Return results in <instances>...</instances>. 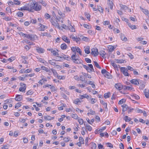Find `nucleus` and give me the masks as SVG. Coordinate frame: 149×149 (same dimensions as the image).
I'll use <instances>...</instances> for the list:
<instances>
[{"label": "nucleus", "instance_id": "f257e3e1", "mask_svg": "<svg viewBox=\"0 0 149 149\" xmlns=\"http://www.w3.org/2000/svg\"><path fill=\"white\" fill-rule=\"evenodd\" d=\"M38 3L34 1L33 3H31V4L30 5L31 12L33 10L36 11H39L41 10V6L39 5Z\"/></svg>", "mask_w": 149, "mask_h": 149}, {"label": "nucleus", "instance_id": "f03ea898", "mask_svg": "<svg viewBox=\"0 0 149 149\" xmlns=\"http://www.w3.org/2000/svg\"><path fill=\"white\" fill-rule=\"evenodd\" d=\"M120 70L125 76H129L127 68L125 67H121L120 68Z\"/></svg>", "mask_w": 149, "mask_h": 149}, {"label": "nucleus", "instance_id": "7ed1b4c3", "mask_svg": "<svg viewBox=\"0 0 149 149\" xmlns=\"http://www.w3.org/2000/svg\"><path fill=\"white\" fill-rule=\"evenodd\" d=\"M19 10L23 11L24 10H28L29 12H31V9L30 8V6L29 5H25L24 6L18 9Z\"/></svg>", "mask_w": 149, "mask_h": 149}, {"label": "nucleus", "instance_id": "20e7f679", "mask_svg": "<svg viewBox=\"0 0 149 149\" xmlns=\"http://www.w3.org/2000/svg\"><path fill=\"white\" fill-rule=\"evenodd\" d=\"M36 36V35L33 34H27V35H26V38L30 39L31 40H35Z\"/></svg>", "mask_w": 149, "mask_h": 149}, {"label": "nucleus", "instance_id": "39448f33", "mask_svg": "<svg viewBox=\"0 0 149 149\" xmlns=\"http://www.w3.org/2000/svg\"><path fill=\"white\" fill-rule=\"evenodd\" d=\"M91 50V54L95 56H96L99 53L97 49L93 48Z\"/></svg>", "mask_w": 149, "mask_h": 149}, {"label": "nucleus", "instance_id": "423d86ee", "mask_svg": "<svg viewBox=\"0 0 149 149\" xmlns=\"http://www.w3.org/2000/svg\"><path fill=\"white\" fill-rule=\"evenodd\" d=\"M139 79H132L130 81V82L132 84L138 86L139 85Z\"/></svg>", "mask_w": 149, "mask_h": 149}, {"label": "nucleus", "instance_id": "0eeeda50", "mask_svg": "<svg viewBox=\"0 0 149 149\" xmlns=\"http://www.w3.org/2000/svg\"><path fill=\"white\" fill-rule=\"evenodd\" d=\"M20 86H21V87L19 88V91L21 92H25L26 89V84L22 83H21Z\"/></svg>", "mask_w": 149, "mask_h": 149}, {"label": "nucleus", "instance_id": "6e6552de", "mask_svg": "<svg viewBox=\"0 0 149 149\" xmlns=\"http://www.w3.org/2000/svg\"><path fill=\"white\" fill-rule=\"evenodd\" d=\"M79 39L85 41H89V39L82 35H79Z\"/></svg>", "mask_w": 149, "mask_h": 149}, {"label": "nucleus", "instance_id": "1a4fd4ad", "mask_svg": "<svg viewBox=\"0 0 149 149\" xmlns=\"http://www.w3.org/2000/svg\"><path fill=\"white\" fill-rule=\"evenodd\" d=\"M51 22L53 26H54L55 27L58 28L60 29H61V27L59 26V24L58 23L56 22H55L52 20H51Z\"/></svg>", "mask_w": 149, "mask_h": 149}, {"label": "nucleus", "instance_id": "9d476101", "mask_svg": "<svg viewBox=\"0 0 149 149\" xmlns=\"http://www.w3.org/2000/svg\"><path fill=\"white\" fill-rule=\"evenodd\" d=\"M62 38L65 42L68 44L70 43V40L65 36H62Z\"/></svg>", "mask_w": 149, "mask_h": 149}, {"label": "nucleus", "instance_id": "9b49d317", "mask_svg": "<svg viewBox=\"0 0 149 149\" xmlns=\"http://www.w3.org/2000/svg\"><path fill=\"white\" fill-rule=\"evenodd\" d=\"M115 87L118 90H120L123 88L122 85L120 83H117L115 84Z\"/></svg>", "mask_w": 149, "mask_h": 149}, {"label": "nucleus", "instance_id": "f8f14e48", "mask_svg": "<svg viewBox=\"0 0 149 149\" xmlns=\"http://www.w3.org/2000/svg\"><path fill=\"white\" fill-rule=\"evenodd\" d=\"M36 50L37 52L39 53H43L45 52V49L43 48H40L39 47H37L36 49Z\"/></svg>", "mask_w": 149, "mask_h": 149}, {"label": "nucleus", "instance_id": "ddd939ff", "mask_svg": "<svg viewBox=\"0 0 149 149\" xmlns=\"http://www.w3.org/2000/svg\"><path fill=\"white\" fill-rule=\"evenodd\" d=\"M22 96L21 95H17L15 98V100L17 101H20L22 100Z\"/></svg>", "mask_w": 149, "mask_h": 149}, {"label": "nucleus", "instance_id": "4468645a", "mask_svg": "<svg viewBox=\"0 0 149 149\" xmlns=\"http://www.w3.org/2000/svg\"><path fill=\"white\" fill-rule=\"evenodd\" d=\"M121 107H123L122 111L123 112L125 111L128 109V106L126 104H124L121 105Z\"/></svg>", "mask_w": 149, "mask_h": 149}, {"label": "nucleus", "instance_id": "2eb2a0df", "mask_svg": "<svg viewBox=\"0 0 149 149\" xmlns=\"http://www.w3.org/2000/svg\"><path fill=\"white\" fill-rule=\"evenodd\" d=\"M120 35V38L123 41L126 42L127 40V38L125 36L124 34L121 33Z\"/></svg>", "mask_w": 149, "mask_h": 149}, {"label": "nucleus", "instance_id": "dca6fc26", "mask_svg": "<svg viewBox=\"0 0 149 149\" xmlns=\"http://www.w3.org/2000/svg\"><path fill=\"white\" fill-rule=\"evenodd\" d=\"M106 54L105 52L103 50L100 51L99 52L100 55L102 56L104 58H106V57L105 56Z\"/></svg>", "mask_w": 149, "mask_h": 149}, {"label": "nucleus", "instance_id": "f3484780", "mask_svg": "<svg viewBox=\"0 0 149 149\" xmlns=\"http://www.w3.org/2000/svg\"><path fill=\"white\" fill-rule=\"evenodd\" d=\"M83 66L84 68L85 69H86L88 71V72H92V70L91 69H90L89 67L87 66L83 65Z\"/></svg>", "mask_w": 149, "mask_h": 149}, {"label": "nucleus", "instance_id": "a211bd4d", "mask_svg": "<svg viewBox=\"0 0 149 149\" xmlns=\"http://www.w3.org/2000/svg\"><path fill=\"white\" fill-rule=\"evenodd\" d=\"M85 52L86 54H89L90 53V47L89 46H86L85 49Z\"/></svg>", "mask_w": 149, "mask_h": 149}, {"label": "nucleus", "instance_id": "6ab92c4d", "mask_svg": "<svg viewBox=\"0 0 149 149\" xmlns=\"http://www.w3.org/2000/svg\"><path fill=\"white\" fill-rule=\"evenodd\" d=\"M56 61L55 59H53L52 60H49L48 61L49 63L51 65H54L56 64L55 61Z\"/></svg>", "mask_w": 149, "mask_h": 149}, {"label": "nucleus", "instance_id": "aec40b11", "mask_svg": "<svg viewBox=\"0 0 149 149\" xmlns=\"http://www.w3.org/2000/svg\"><path fill=\"white\" fill-rule=\"evenodd\" d=\"M120 7H121V9L124 10H126L128 8L126 5L122 4L120 5Z\"/></svg>", "mask_w": 149, "mask_h": 149}, {"label": "nucleus", "instance_id": "412c9836", "mask_svg": "<svg viewBox=\"0 0 149 149\" xmlns=\"http://www.w3.org/2000/svg\"><path fill=\"white\" fill-rule=\"evenodd\" d=\"M109 6L110 7V8L111 10L113 9V4L111 1H110L109 0V1L108 2Z\"/></svg>", "mask_w": 149, "mask_h": 149}, {"label": "nucleus", "instance_id": "4be33fe9", "mask_svg": "<svg viewBox=\"0 0 149 149\" xmlns=\"http://www.w3.org/2000/svg\"><path fill=\"white\" fill-rule=\"evenodd\" d=\"M123 88L124 90H131L133 89V88L132 87L128 86H124L123 87Z\"/></svg>", "mask_w": 149, "mask_h": 149}, {"label": "nucleus", "instance_id": "5701e85b", "mask_svg": "<svg viewBox=\"0 0 149 149\" xmlns=\"http://www.w3.org/2000/svg\"><path fill=\"white\" fill-rule=\"evenodd\" d=\"M67 46L65 43L62 44L61 45V47L62 50H65L66 49Z\"/></svg>", "mask_w": 149, "mask_h": 149}, {"label": "nucleus", "instance_id": "b1692460", "mask_svg": "<svg viewBox=\"0 0 149 149\" xmlns=\"http://www.w3.org/2000/svg\"><path fill=\"white\" fill-rule=\"evenodd\" d=\"M124 120L126 122H129L131 120V119L127 116H125L124 118Z\"/></svg>", "mask_w": 149, "mask_h": 149}, {"label": "nucleus", "instance_id": "393cba45", "mask_svg": "<svg viewBox=\"0 0 149 149\" xmlns=\"http://www.w3.org/2000/svg\"><path fill=\"white\" fill-rule=\"evenodd\" d=\"M88 97H89L88 95L86 94H84V95H80V98L81 99H83L84 98H88Z\"/></svg>", "mask_w": 149, "mask_h": 149}, {"label": "nucleus", "instance_id": "a878e982", "mask_svg": "<svg viewBox=\"0 0 149 149\" xmlns=\"http://www.w3.org/2000/svg\"><path fill=\"white\" fill-rule=\"evenodd\" d=\"M116 63H123L124 61H125V60H124L123 59H116ZM126 62V61H125V62Z\"/></svg>", "mask_w": 149, "mask_h": 149}, {"label": "nucleus", "instance_id": "bb28decb", "mask_svg": "<svg viewBox=\"0 0 149 149\" xmlns=\"http://www.w3.org/2000/svg\"><path fill=\"white\" fill-rule=\"evenodd\" d=\"M41 68L43 70L46 71L47 72H50V71L49 69L46 67L44 66H42L41 67Z\"/></svg>", "mask_w": 149, "mask_h": 149}, {"label": "nucleus", "instance_id": "cd10ccee", "mask_svg": "<svg viewBox=\"0 0 149 149\" xmlns=\"http://www.w3.org/2000/svg\"><path fill=\"white\" fill-rule=\"evenodd\" d=\"M97 10H98L101 13H103V9L100 6H97Z\"/></svg>", "mask_w": 149, "mask_h": 149}, {"label": "nucleus", "instance_id": "c85d7f7f", "mask_svg": "<svg viewBox=\"0 0 149 149\" xmlns=\"http://www.w3.org/2000/svg\"><path fill=\"white\" fill-rule=\"evenodd\" d=\"M17 15L18 16V17H22L23 16V13L20 11L18 12L17 14Z\"/></svg>", "mask_w": 149, "mask_h": 149}, {"label": "nucleus", "instance_id": "c756f323", "mask_svg": "<svg viewBox=\"0 0 149 149\" xmlns=\"http://www.w3.org/2000/svg\"><path fill=\"white\" fill-rule=\"evenodd\" d=\"M81 60H80L78 59H74V61L73 62L74 63H76V64H80L81 63Z\"/></svg>", "mask_w": 149, "mask_h": 149}, {"label": "nucleus", "instance_id": "7c9ffc66", "mask_svg": "<svg viewBox=\"0 0 149 149\" xmlns=\"http://www.w3.org/2000/svg\"><path fill=\"white\" fill-rule=\"evenodd\" d=\"M108 48L109 49V52H112L114 50V48L113 47V46L111 45L109 46L108 47Z\"/></svg>", "mask_w": 149, "mask_h": 149}, {"label": "nucleus", "instance_id": "2f4dec72", "mask_svg": "<svg viewBox=\"0 0 149 149\" xmlns=\"http://www.w3.org/2000/svg\"><path fill=\"white\" fill-rule=\"evenodd\" d=\"M86 129L89 131H91L92 130V127L89 125H87L86 124Z\"/></svg>", "mask_w": 149, "mask_h": 149}, {"label": "nucleus", "instance_id": "473e14b6", "mask_svg": "<svg viewBox=\"0 0 149 149\" xmlns=\"http://www.w3.org/2000/svg\"><path fill=\"white\" fill-rule=\"evenodd\" d=\"M86 120L87 122L91 125L92 124L93 122H94L95 121L94 119H92L91 120V122H90V120L88 118L86 119Z\"/></svg>", "mask_w": 149, "mask_h": 149}, {"label": "nucleus", "instance_id": "72a5a7b5", "mask_svg": "<svg viewBox=\"0 0 149 149\" xmlns=\"http://www.w3.org/2000/svg\"><path fill=\"white\" fill-rule=\"evenodd\" d=\"M69 30L72 32H74L75 29L72 26H70L69 27Z\"/></svg>", "mask_w": 149, "mask_h": 149}, {"label": "nucleus", "instance_id": "f704fd0d", "mask_svg": "<svg viewBox=\"0 0 149 149\" xmlns=\"http://www.w3.org/2000/svg\"><path fill=\"white\" fill-rule=\"evenodd\" d=\"M38 3H41L43 6H45L47 5V3L45 2V1H44L43 0H40V1L38 2Z\"/></svg>", "mask_w": 149, "mask_h": 149}, {"label": "nucleus", "instance_id": "c9c22d12", "mask_svg": "<svg viewBox=\"0 0 149 149\" xmlns=\"http://www.w3.org/2000/svg\"><path fill=\"white\" fill-rule=\"evenodd\" d=\"M77 47H72L71 48V50L75 54H76V50L77 49Z\"/></svg>", "mask_w": 149, "mask_h": 149}, {"label": "nucleus", "instance_id": "e433bc0d", "mask_svg": "<svg viewBox=\"0 0 149 149\" xmlns=\"http://www.w3.org/2000/svg\"><path fill=\"white\" fill-rule=\"evenodd\" d=\"M33 93V91L31 90H30L26 93V94L27 95H32Z\"/></svg>", "mask_w": 149, "mask_h": 149}, {"label": "nucleus", "instance_id": "4c0bfd02", "mask_svg": "<svg viewBox=\"0 0 149 149\" xmlns=\"http://www.w3.org/2000/svg\"><path fill=\"white\" fill-rule=\"evenodd\" d=\"M109 73L108 72V73L107 74V73H106L104 75L105 77L107 78L108 79H111V76L109 75Z\"/></svg>", "mask_w": 149, "mask_h": 149}, {"label": "nucleus", "instance_id": "58836bf2", "mask_svg": "<svg viewBox=\"0 0 149 149\" xmlns=\"http://www.w3.org/2000/svg\"><path fill=\"white\" fill-rule=\"evenodd\" d=\"M84 14L85 16L88 19H90L91 15L89 13L87 12H85Z\"/></svg>", "mask_w": 149, "mask_h": 149}, {"label": "nucleus", "instance_id": "ea45409f", "mask_svg": "<svg viewBox=\"0 0 149 149\" xmlns=\"http://www.w3.org/2000/svg\"><path fill=\"white\" fill-rule=\"evenodd\" d=\"M94 65L97 68L101 69L100 67L99 66L98 63H97V62L96 61H94Z\"/></svg>", "mask_w": 149, "mask_h": 149}, {"label": "nucleus", "instance_id": "a19ab883", "mask_svg": "<svg viewBox=\"0 0 149 149\" xmlns=\"http://www.w3.org/2000/svg\"><path fill=\"white\" fill-rule=\"evenodd\" d=\"M52 53H53V54L54 56H57V57H59V54L55 50H53Z\"/></svg>", "mask_w": 149, "mask_h": 149}, {"label": "nucleus", "instance_id": "79ce46f5", "mask_svg": "<svg viewBox=\"0 0 149 149\" xmlns=\"http://www.w3.org/2000/svg\"><path fill=\"white\" fill-rule=\"evenodd\" d=\"M44 117L46 120H51V117L49 116H44Z\"/></svg>", "mask_w": 149, "mask_h": 149}, {"label": "nucleus", "instance_id": "37998d69", "mask_svg": "<svg viewBox=\"0 0 149 149\" xmlns=\"http://www.w3.org/2000/svg\"><path fill=\"white\" fill-rule=\"evenodd\" d=\"M142 10L143 12L146 15H147L149 13V11L148 10L145 9H143V8L142 9Z\"/></svg>", "mask_w": 149, "mask_h": 149}, {"label": "nucleus", "instance_id": "c03bdc74", "mask_svg": "<svg viewBox=\"0 0 149 149\" xmlns=\"http://www.w3.org/2000/svg\"><path fill=\"white\" fill-rule=\"evenodd\" d=\"M77 52L79 53L80 55H81V51L80 49L78 47H77Z\"/></svg>", "mask_w": 149, "mask_h": 149}, {"label": "nucleus", "instance_id": "a18cd8bd", "mask_svg": "<svg viewBox=\"0 0 149 149\" xmlns=\"http://www.w3.org/2000/svg\"><path fill=\"white\" fill-rule=\"evenodd\" d=\"M81 102L80 101L79 99H77L76 100H74V103L75 104H77L78 102Z\"/></svg>", "mask_w": 149, "mask_h": 149}, {"label": "nucleus", "instance_id": "49530a36", "mask_svg": "<svg viewBox=\"0 0 149 149\" xmlns=\"http://www.w3.org/2000/svg\"><path fill=\"white\" fill-rule=\"evenodd\" d=\"M21 102H18L17 103L15 106V108H18L21 106Z\"/></svg>", "mask_w": 149, "mask_h": 149}, {"label": "nucleus", "instance_id": "de8ad7c7", "mask_svg": "<svg viewBox=\"0 0 149 149\" xmlns=\"http://www.w3.org/2000/svg\"><path fill=\"white\" fill-rule=\"evenodd\" d=\"M51 70L52 72L55 75H56V76L58 74V73L56 72L55 70H54V69L52 68L51 69Z\"/></svg>", "mask_w": 149, "mask_h": 149}, {"label": "nucleus", "instance_id": "09e8293b", "mask_svg": "<svg viewBox=\"0 0 149 149\" xmlns=\"http://www.w3.org/2000/svg\"><path fill=\"white\" fill-rule=\"evenodd\" d=\"M79 142H81L82 144H84V139L82 137H80L79 138Z\"/></svg>", "mask_w": 149, "mask_h": 149}, {"label": "nucleus", "instance_id": "8fccbe9b", "mask_svg": "<svg viewBox=\"0 0 149 149\" xmlns=\"http://www.w3.org/2000/svg\"><path fill=\"white\" fill-rule=\"evenodd\" d=\"M101 73L103 74L104 75L106 73L108 74V72L106 70L103 69L102 70Z\"/></svg>", "mask_w": 149, "mask_h": 149}, {"label": "nucleus", "instance_id": "3c124183", "mask_svg": "<svg viewBox=\"0 0 149 149\" xmlns=\"http://www.w3.org/2000/svg\"><path fill=\"white\" fill-rule=\"evenodd\" d=\"M14 1V4L15 5H19L20 4V2L18 0H13Z\"/></svg>", "mask_w": 149, "mask_h": 149}, {"label": "nucleus", "instance_id": "603ef678", "mask_svg": "<svg viewBox=\"0 0 149 149\" xmlns=\"http://www.w3.org/2000/svg\"><path fill=\"white\" fill-rule=\"evenodd\" d=\"M45 17L47 19H48L50 17V15L47 13H46L45 15Z\"/></svg>", "mask_w": 149, "mask_h": 149}, {"label": "nucleus", "instance_id": "864d4df0", "mask_svg": "<svg viewBox=\"0 0 149 149\" xmlns=\"http://www.w3.org/2000/svg\"><path fill=\"white\" fill-rule=\"evenodd\" d=\"M78 121L80 125H82L84 123V120L82 119L79 118L78 119Z\"/></svg>", "mask_w": 149, "mask_h": 149}, {"label": "nucleus", "instance_id": "5fc2aeb1", "mask_svg": "<svg viewBox=\"0 0 149 149\" xmlns=\"http://www.w3.org/2000/svg\"><path fill=\"white\" fill-rule=\"evenodd\" d=\"M58 13L60 16L63 17H65V14L63 13L60 11H58Z\"/></svg>", "mask_w": 149, "mask_h": 149}, {"label": "nucleus", "instance_id": "6e6d98bb", "mask_svg": "<svg viewBox=\"0 0 149 149\" xmlns=\"http://www.w3.org/2000/svg\"><path fill=\"white\" fill-rule=\"evenodd\" d=\"M125 102V100L124 99H123L119 101L118 102V104H121Z\"/></svg>", "mask_w": 149, "mask_h": 149}, {"label": "nucleus", "instance_id": "4d7b16f0", "mask_svg": "<svg viewBox=\"0 0 149 149\" xmlns=\"http://www.w3.org/2000/svg\"><path fill=\"white\" fill-rule=\"evenodd\" d=\"M92 146L91 147L92 149H96L97 147L95 143H93L92 144Z\"/></svg>", "mask_w": 149, "mask_h": 149}, {"label": "nucleus", "instance_id": "13d9d810", "mask_svg": "<svg viewBox=\"0 0 149 149\" xmlns=\"http://www.w3.org/2000/svg\"><path fill=\"white\" fill-rule=\"evenodd\" d=\"M107 144L108 147H109L111 148H113V145L111 143H107Z\"/></svg>", "mask_w": 149, "mask_h": 149}, {"label": "nucleus", "instance_id": "bf43d9fd", "mask_svg": "<svg viewBox=\"0 0 149 149\" xmlns=\"http://www.w3.org/2000/svg\"><path fill=\"white\" fill-rule=\"evenodd\" d=\"M70 38H72L74 41H76V39H77V38H76L73 35H71L70 36Z\"/></svg>", "mask_w": 149, "mask_h": 149}, {"label": "nucleus", "instance_id": "052dcab7", "mask_svg": "<svg viewBox=\"0 0 149 149\" xmlns=\"http://www.w3.org/2000/svg\"><path fill=\"white\" fill-rule=\"evenodd\" d=\"M109 94H110V93L109 92L108 93H105L104 94V96L105 98L106 99L109 97Z\"/></svg>", "mask_w": 149, "mask_h": 149}, {"label": "nucleus", "instance_id": "680f3d73", "mask_svg": "<svg viewBox=\"0 0 149 149\" xmlns=\"http://www.w3.org/2000/svg\"><path fill=\"white\" fill-rule=\"evenodd\" d=\"M133 97L136 100H138L140 98L139 96L136 94H134Z\"/></svg>", "mask_w": 149, "mask_h": 149}, {"label": "nucleus", "instance_id": "e2e57ef3", "mask_svg": "<svg viewBox=\"0 0 149 149\" xmlns=\"http://www.w3.org/2000/svg\"><path fill=\"white\" fill-rule=\"evenodd\" d=\"M128 113L132 112V111L134 110V109L131 107H129L128 108Z\"/></svg>", "mask_w": 149, "mask_h": 149}, {"label": "nucleus", "instance_id": "0e129e2a", "mask_svg": "<svg viewBox=\"0 0 149 149\" xmlns=\"http://www.w3.org/2000/svg\"><path fill=\"white\" fill-rule=\"evenodd\" d=\"M57 78L59 79H65V77L64 76H61L58 75V74L56 76Z\"/></svg>", "mask_w": 149, "mask_h": 149}, {"label": "nucleus", "instance_id": "69168bd1", "mask_svg": "<svg viewBox=\"0 0 149 149\" xmlns=\"http://www.w3.org/2000/svg\"><path fill=\"white\" fill-rule=\"evenodd\" d=\"M31 48V47L29 45H26L24 46V48L26 50H29Z\"/></svg>", "mask_w": 149, "mask_h": 149}, {"label": "nucleus", "instance_id": "338daca9", "mask_svg": "<svg viewBox=\"0 0 149 149\" xmlns=\"http://www.w3.org/2000/svg\"><path fill=\"white\" fill-rule=\"evenodd\" d=\"M85 60L87 63H91V60L88 58H85Z\"/></svg>", "mask_w": 149, "mask_h": 149}, {"label": "nucleus", "instance_id": "774afa93", "mask_svg": "<svg viewBox=\"0 0 149 149\" xmlns=\"http://www.w3.org/2000/svg\"><path fill=\"white\" fill-rule=\"evenodd\" d=\"M98 147L99 149H104V147L103 146L101 145V144H100L98 146Z\"/></svg>", "mask_w": 149, "mask_h": 149}]
</instances>
